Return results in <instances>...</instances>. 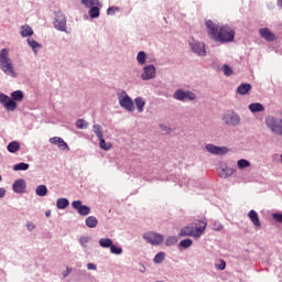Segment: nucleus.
Returning a JSON list of instances; mask_svg holds the SVG:
<instances>
[{
	"mask_svg": "<svg viewBox=\"0 0 282 282\" xmlns=\"http://www.w3.org/2000/svg\"><path fill=\"white\" fill-rule=\"evenodd\" d=\"M6 197V188L0 187V198Z\"/></svg>",
	"mask_w": 282,
	"mask_h": 282,
	"instance_id": "nucleus-52",
	"label": "nucleus"
},
{
	"mask_svg": "<svg viewBox=\"0 0 282 282\" xmlns=\"http://www.w3.org/2000/svg\"><path fill=\"white\" fill-rule=\"evenodd\" d=\"M119 105L127 109V111H135V105L133 104V99L128 95L119 98Z\"/></svg>",
	"mask_w": 282,
	"mask_h": 282,
	"instance_id": "nucleus-9",
	"label": "nucleus"
},
{
	"mask_svg": "<svg viewBox=\"0 0 282 282\" xmlns=\"http://www.w3.org/2000/svg\"><path fill=\"white\" fill-rule=\"evenodd\" d=\"M99 246L101 248H111V246H113V240H111L110 238H101L99 240Z\"/></svg>",
	"mask_w": 282,
	"mask_h": 282,
	"instance_id": "nucleus-29",
	"label": "nucleus"
},
{
	"mask_svg": "<svg viewBox=\"0 0 282 282\" xmlns=\"http://www.w3.org/2000/svg\"><path fill=\"white\" fill-rule=\"evenodd\" d=\"M137 61L139 65H144L147 63V53H144V51H140L138 53Z\"/></svg>",
	"mask_w": 282,
	"mask_h": 282,
	"instance_id": "nucleus-34",
	"label": "nucleus"
},
{
	"mask_svg": "<svg viewBox=\"0 0 282 282\" xmlns=\"http://www.w3.org/2000/svg\"><path fill=\"white\" fill-rule=\"evenodd\" d=\"M174 98L175 100H195L197 97L191 91L176 90L174 93Z\"/></svg>",
	"mask_w": 282,
	"mask_h": 282,
	"instance_id": "nucleus-10",
	"label": "nucleus"
},
{
	"mask_svg": "<svg viewBox=\"0 0 282 282\" xmlns=\"http://www.w3.org/2000/svg\"><path fill=\"white\" fill-rule=\"evenodd\" d=\"M111 254H120L122 252V248L116 247V245H111L110 247Z\"/></svg>",
	"mask_w": 282,
	"mask_h": 282,
	"instance_id": "nucleus-43",
	"label": "nucleus"
},
{
	"mask_svg": "<svg viewBox=\"0 0 282 282\" xmlns=\"http://www.w3.org/2000/svg\"><path fill=\"white\" fill-rule=\"evenodd\" d=\"M76 127L77 129H87V127H89V123L85 121V119H78L76 121Z\"/></svg>",
	"mask_w": 282,
	"mask_h": 282,
	"instance_id": "nucleus-40",
	"label": "nucleus"
},
{
	"mask_svg": "<svg viewBox=\"0 0 282 282\" xmlns=\"http://www.w3.org/2000/svg\"><path fill=\"white\" fill-rule=\"evenodd\" d=\"M223 122L228 127H238L241 124V117L235 110H227L223 116Z\"/></svg>",
	"mask_w": 282,
	"mask_h": 282,
	"instance_id": "nucleus-4",
	"label": "nucleus"
},
{
	"mask_svg": "<svg viewBox=\"0 0 282 282\" xmlns=\"http://www.w3.org/2000/svg\"><path fill=\"white\" fill-rule=\"evenodd\" d=\"M35 193L39 197H45V195H47V186L39 185L35 189Z\"/></svg>",
	"mask_w": 282,
	"mask_h": 282,
	"instance_id": "nucleus-30",
	"label": "nucleus"
},
{
	"mask_svg": "<svg viewBox=\"0 0 282 282\" xmlns=\"http://www.w3.org/2000/svg\"><path fill=\"white\" fill-rule=\"evenodd\" d=\"M100 8H102V4L90 7L88 12L90 19H98L100 17Z\"/></svg>",
	"mask_w": 282,
	"mask_h": 282,
	"instance_id": "nucleus-21",
	"label": "nucleus"
},
{
	"mask_svg": "<svg viewBox=\"0 0 282 282\" xmlns=\"http://www.w3.org/2000/svg\"><path fill=\"white\" fill-rule=\"evenodd\" d=\"M208 36L216 41L217 43H230V41H235V32L230 26L219 24H215L213 20H207L205 22Z\"/></svg>",
	"mask_w": 282,
	"mask_h": 282,
	"instance_id": "nucleus-1",
	"label": "nucleus"
},
{
	"mask_svg": "<svg viewBox=\"0 0 282 282\" xmlns=\"http://www.w3.org/2000/svg\"><path fill=\"white\" fill-rule=\"evenodd\" d=\"M87 270H96V264H94V263H88V264H87Z\"/></svg>",
	"mask_w": 282,
	"mask_h": 282,
	"instance_id": "nucleus-51",
	"label": "nucleus"
},
{
	"mask_svg": "<svg viewBox=\"0 0 282 282\" xmlns=\"http://www.w3.org/2000/svg\"><path fill=\"white\" fill-rule=\"evenodd\" d=\"M234 174H235V170H232L230 167L219 169L218 170L219 177H223L224 180L232 176Z\"/></svg>",
	"mask_w": 282,
	"mask_h": 282,
	"instance_id": "nucleus-20",
	"label": "nucleus"
},
{
	"mask_svg": "<svg viewBox=\"0 0 282 282\" xmlns=\"http://www.w3.org/2000/svg\"><path fill=\"white\" fill-rule=\"evenodd\" d=\"M280 162H281V164H282V154L280 155Z\"/></svg>",
	"mask_w": 282,
	"mask_h": 282,
	"instance_id": "nucleus-55",
	"label": "nucleus"
},
{
	"mask_svg": "<svg viewBox=\"0 0 282 282\" xmlns=\"http://www.w3.org/2000/svg\"><path fill=\"white\" fill-rule=\"evenodd\" d=\"M12 100H15L17 102H21L23 100V91L21 90H15L11 94Z\"/></svg>",
	"mask_w": 282,
	"mask_h": 282,
	"instance_id": "nucleus-31",
	"label": "nucleus"
},
{
	"mask_svg": "<svg viewBox=\"0 0 282 282\" xmlns=\"http://www.w3.org/2000/svg\"><path fill=\"white\" fill-rule=\"evenodd\" d=\"M223 70H224L225 76H232V68L230 66L225 64L223 67Z\"/></svg>",
	"mask_w": 282,
	"mask_h": 282,
	"instance_id": "nucleus-44",
	"label": "nucleus"
},
{
	"mask_svg": "<svg viewBox=\"0 0 282 282\" xmlns=\"http://www.w3.org/2000/svg\"><path fill=\"white\" fill-rule=\"evenodd\" d=\"M217 270H226V261L220 260V264L216 265Z\"/></svg>",
	"mask_w": 282,
	"mask_h": 282,
	"instance_id": "nucleus-49",
	"label": "nucleus"
},
{
	"mask_svg": "<svg viewBox=\"0 0 282 282\" xmlns=\"http://www.w3.org/2000/svg\"><path fill=\"white\" fill-rule=\"evenodd\" d=\"M67 272H72V269L68 268V269H67Z\"/></svg>",
	"mask_w": 282,
	"mask_h": 282,
	"instance_id": "nucleus-56",
	"label": "nucleus"
},
{
	"mask_svg": "<svg viewBox=\"0 0 282 282\" xmlns=\"http://www.w3.org/2000/svg\"><path fill=\"white\" fill-rule=\"evenodd\" d=\"M248 217H249L250 221H252L253 226H256L257 228H261V221L259 220V214H257L254 212V209H251L248 213Z\"/></svg>",
	"mask_w": 282,
	"mask_h": 282,
	"instance_id": "nucleus-18",
	"label": "nucleus"
},
{
	"mask_svg": "<svg viewBox=\"0 0 282 282\" xmlns=\"http://www.w3.org/2000/svg\"><path fill=\"white\" fill-rule=\"evenodd\" d=\"M32 34H34V31L30 25L25 24L21 26V36H23V39L32 36Z\"/></svg>",
	"mask_w": 282,
	"mask_h": 282,
	"instance_id": "nucleus-23",
	"label": "nucleus"
},
{
	"mask_svg": "<svg viewBox=\"0 0 282 282\" xmlns=\"http://www.w3.org/2000/svg\"><path fill=\"white\" fill-rule=\"evenodd\" d=\"M166 257V253H164V251H160L159 253L155 254L153 261L154 263H162V261H164Z\"/></svg>",
	"mask_w": 282,
	"mask_h": 282,
	"instance_id": "nucleus-38",
	"label": "nucleus"
},
{
	"mask_svg": "<svg viewBox=\"0 0 282 282\" xmlns=\"http://www.w3.org/2000/svg\"><path fill=\"white\" fill-rule=\"evenodd\" d=\"M0 102L3 105L7 111H14L17 109V102L14 99H10L8 95H0Z\"/></svg>",
	"mask_w": 282,
	"mask_h": 282,
	"instance_id": "nucleus-7",
	"label": "nucleus"
},
{
	"mask_svg": "<svg viewBox=\"0 0 282 282\" xmlns=\"http://www.w3.org/2000/svg\"><path fill=\"white\" fill-rule=\"evenodd\" d=\"M259 32H260V34H261V37H262V39H265V41H270V42L276 41V35H274V33H272V32L270 31V29H268V28L260 29Z\"/></svg>",
	"mask_w": 282,
	"mask_h": 282,
	"instance_id": "nucleus-16",
	"label": "nucleus"
},
{
	"mask_svg": "<svg viewBox=\"0 0 282 282\" xmlns=\"http://www.w3.org/2000/svg\"><path fill=\"white\" fill-rule=\"evenodd\" d=\"M51 144H55V147H58L62 151H65L66 149H69L67 145V142H65L61 137H53L50 139Z\"/></svg>",
	"mask_w": 282,
	"mask_h": 282,
	"instance_id": "nucleus-13",
	"label": "nucleus"
},
{
	"mask_svg": "<svg viewBox=\"0 0 282 282\" xmlns=\"http://www.w3.org/2000/svg\"><path fill=\"white\" fill-rule=\"evenodd\" d=\"M79 242L84 248H87V243H89V237H82Z\"/></svg>",
	"mask_w": 282,
	"mask_h": 282,
	"instance_id": "nucleus-45",
	"label": "nucleus"
},
{
	"mask_svg": "<svg viewBox=\"0 0 282 282\" xmlns=\"http://www.w3.org/2000/svg\"><path fill=\"white\" fill-rule=\"evenodd\" d=\"M85 224L87 228H96L98 226V218L96 216H89L86 218Z\"/></svg>",
	"mask_w": 282,
	"mask_h": 282,
	"instance_id": "nucleus-26",
	"label": "nucleus"
},
{
	"mask_svg": "<svg viewBox=\"0 0 282 282\" xmlns=\"http://www.w3.org/2000/svg\"><path fill=\"white\" fill-rule=\"evenodd\" d=\"M99 147L102 151H109V149H111V142L105 141V138L101 137V139H99Z\"/></svg>",
	"mask_w": 282,
	"mask_h": 282,
	"instance_id": "nucleus-32",
	"label": "nucleus"
},
{
	"mask_svg": "<svg viewBox=\"0 0 282 282\" xmlns=\"http://www.w3.org/2000/svg\"><path fill=\"white\" fill-rule=\"evenodd\" d=\"M249 110L251 111V113H259L261 111H265V107H263L259 102H254L249 105Z\"/></svg>",
	"mask_w": 282,
	"mask_h": 282,
	"instance_id": "nucleus-22",
	"label": "nucleus"
},
{
	"mask_svg": "<svg viewBox=\"0 0 282 282\" xmlns=\"http://www.w3.org/2000/svg\"><path fill=\"white\" fill-rule=\"evenodd\" d=\"M205 149L213 155H226L230 151L227 147H217L215 144H207Z\"/></svg>",
	"mask_w": 282,
	"mask_h": 282,
	"instance_id": "nucleus-8",
	"label": "nucleus"
},
{
	"mask_svg": "<svg viewBox=\"0 0 282 282\" xmlns=\"http://www.w3.org/2000/svg\"><path fill=\"white\" fill-rule=\"evenodd\" d=\"M142 80H151V78H155V66L148 65L143 68V74H141Z\"/></svg>",
	"mask_w": 282,
	"mask_h": 282,
	"instance_id": "nucleus-11",
	"label": "nucleus"
},
{
	"mask_svg": "<svg viewBox=\"0 0 282 282\" xmlns=\"http://www.w3.org/2000/svg\"><path fill=\"white\" fill-rule=\"evenodd\" d=\"M237 166L240 170L248 169V166H250V161H248L246 159L238 160Z\"/></svg>",
	"mask_w": 282,
	"mask_h": 282,
	"instance_id": "nucleus-36",
	"label": "nucleus"
},
{
	"mask_svg": "<svg viewBox=\"0 0 282 282\" xmlns=\"http://www.w3.org/2000/svg\"><path fill=\"white\" fill-rule=\"evenodd\" d=\"M0 69L3 70L7 76H11V78H17L19 76L17 70H14V64L10 58V51L8 48H2L0 51Z\"/></svg>",
	"mask_w": 282,
	"mask_h": 282,
	"instance_id": "nucleus-2",
	"label": "nucleus"
},
{
	"mask_svg": "<svg viewBox=\"0 0 282 282\" xmlns=\"http://www.w3.org/2000/svg\"><path fill=\"white\" fill-rule=\"evenodd\" d=\"M28 169H30V164L23 162L13 166V171H28Z\"/></svg>",
	"mask_w": 282,
	"mask_h": 282,
	"instance_id": "nucleus-37",
	"label": "nucleus"
},
{
	"mask_svg": "<svg viewBox=\"0 0 282 282\" xmlns=\"http://www.w3.org/2000/svg\"><path fill=\"white\" fill-rule=\"evenodd\" d=\"M19 149H21V144H19L18 141H12L7 147V151H9V153H17Z\"/></svg>",
	"mask_w": 282,
	"mask_h": 282,
	"instance_id": "nucleus-27",
	"label": "nucleus"
},
{
	"mask_svg": "<svg viewBox=\"0 0 282 282\" xmlns=\"http://www.w3.org/2000/svg\"><path fill=\"white\" fill-rule=\"evenodd\" d=\"M250 89H252V86L250 84H241L240 86H238L237 91L240 96H246V94H248Z\"/></svg>",
	"mask_w": 282,
	"mask_h": 282,
	"instance_id": "nucleus-24",
	"label": "nucleus"
},
{
	"mask_svg": "<svg viewBox=\"0 0 282 282\" xmlns=\"http://www.w3.org/2000/svg\"><path fill=\"white\" fill-rule=\"evenodd\" d=\"M143 239H145L148 243H151V246H160V243L164 241V236L158 232L149 231L143 235Z\"/></svg>",
	"mask_w": 282,
	"mask_h": 282,
	"instance_id": "nucleus-5",
	"label": "nucleus"
},
{
	"mask_svg": "<svg viewBox=\"0 0 282 282\" xmlns=\"http://www.w3.org/2000/svg\"><path fill=\"white\" fill-rule=\"evenodd\" d=\"M26 227H28V230H34V228H36V226H34V223H28Z\"/></svg>",
	"mask_w": 282,
	"mask_h": 282,
	"instance_id": "nucleus-50",
	"label": "nucleus"
},
{
	"mask_svg": "<svg viewBox=\"0 0 282 282\" xmlns=\"http://www.w3.org/2000/svg\"><path fill=\"white\" fill-rule=\"evenodd\" d=\"M162 131H166L167 133H171V128H169V127H162Z\"/></svg>",
	"mask_w": 282,
	"mask_h": 282,
	"instance_id": "nucleus-53",
	"label": "nucleus"
},
{
	"mask_svg": "<svg viewBox=\"0 0 282 282\" xmlns=\"http://www.w3.org/2000/svg\"><path fill=\"white\" fill-rule=\"evenodd\" d=\"M272 217L278 224H282V214H273Z\"/></svg>",
	"mask_w": 282,
	"mask_h": 282,
	"instance_id": "nucleus-47",
	"label": "nucleus"
},
{
	"mask_svg": "<svg viewBox=\"0 0 282 282\" xmlns=\"http://www.w3.org/2000/svg\"><path fill=\"white\" fill-rule=\"evenodd\" d=\"M14 193H24L25 192V181L18 180L13 183Z\"/></svg>",
	"mask_w": 282,
	"mask_h": 282,
	"instance_id": "nucleus-19",
	"label": "nucleus"
},
{
	"mask_svg": "<svg viewBox=\"0 0 282 282\" xmlns=\"http://www.w3.org/2000/svg\"><path fill=\"white\" fill-rule=\"evenodd\" d=\"M82 3L86 8H91L93 6H100V1L99 0H82Z\"/></svg>",
	"mask_w": 282,
	"mask_h": 282,
	"instance_id": "nucleus-35",
	"label": "nucleus"
},
{
	"mask_svg": "<svg viewBox=\"0 0 282 282\" xmlns=\"http://www.w3.org/2000/svg\"><path fill=\"white\" fill-rule=\"evenodd\" d=\"M67 206H69V200L67 198H59L56 202V207L59 210H65V208H67Z\"/></svg>",
	"mask_w": 282,
	"mask_h": 282,
	"instance_id": "nucleus-28",
	"label": "nucleus"
},
{
	"mask_svg": "<svg viewBox=\"0 0 282 282\" xmlns=\"http://www.w3.org/2000/svg\"><path fill=\"white\" fill-rule=\"evenodd\" d=\"M177 241H178L177 236H170L165 240V246H167V247L175 246V243H177Z\"/></svg>",
	"mask_w": 282,
	"mask_h": 282,
	"instance_id": "nucleus-39",
	"label": "nucleus"
},
{
	"mask_svg": "<svg viewBox=\"0 0 282 282\" xmlns=\"http://www.w3.org/2000/svg\"><path fill=\"white\" fill-rule=\"evenodd\" d=\"M56 30H59V32H65L66 28H67V19L65 18V15H59L55 23H54Z\"/></svg>",
	"mask_w": 282,
	"mask_h": 282,
	"instance_id": "nucleus-14",
	"label": "nucleus"
},
{
	"mask_svg": "<svg viewBox=\"0 0 282 282\" xmlns=\"http://www.w3.org/2000/svg\"><path fill=\"white\" fill-rule=\"evenodd\" d=\"M0 182H1V175H0Z\"/></svg>",
	"mask_w": 282,
	"mask_h": 282,
	"instance_id": "nucleus-57",
	"label": "nucleus"
},
{
	"mask_svg": "<svg viewBox=\"0 0 282 282\" xmlns=\"http://www.w3.org/2000/svg\"><path fill=\"white\" fill-rule=\"evenodd\" d=\"M180 237H194L195 238V226L183 227L181 229Z\"/></svg>",
	"mask_w": 282,
	"mask_h": 282,
	"instance_id": "nucleus-17",
	"label": "nucleus"
},
{
	"mask_svg": "<svg viewBox=\"0 0 282 282\" xmlns=\"http://www.w3.org/2000/svg\"><path fill=\"white\" fill-rule=\"evenodd\" d=\"M181 248H191L193 246V240L184 239L180 242Z\"/></svg>",
	"mask_w": 282,
	"mask_h": 282,
	"instance_id": "nucleus-42",
	"label": "nucleus"
},
{
	"mask_svg": "<svg viewBox=\"0 0 282 282\" xmlns=\"http://www.w3.org/2000/svg\"><path fill=\"white\" fill-rule=\"evenodd\" d=\"M134 104L138 109V112L142 113V111H144V105H147V101H144V99L142 97H137L134 99Z\"/></svg>",
	"mask_w": 282,
	"mask_h": 282,
	"instance_id": "nucleus-25",
	"label": "nucleus"
},
{
	"mask_svg": "<svg viewBox=\"0 0 282 282\" xmlns=\"http://www.w3.org/2000/svg\"><path fill=\"white\" fill-rule=\"evenodd\" d=\"M192 50L195 52V54H198V56H206V46L202 42L192 44Z\"/></svg>",
	"mask_w": 282,
	"mask_h": 282,
	"instance_id": "nucleus-15",
	"label": "nucleus"
},
{
	"mask_svg": "<svg viewBox=\"0 0 282 282\" xmlns=\"http://www.w3.org/2000/svg\"><path fill=\"white\" fill-rule=\"evenodd\" d=\"M265 124L272 133L275 135H282V118H276L274 116H269L265 118Z\"/></svg>",
	"mask_w": 282,
	"mask_h": 282,
	"instance_id": "nucleus-3",
	"label": "nucleus"
},
{
	"mask_svg": "<svg viewBox=\"0 0 282 282\" xmlns=\"http://www.w3.org/2000/svg\"><path fill=\"white\" fill-rule=\"evenodd\" d=\"M93 131H94V133L97 135L98 140H100L101 138H104V135H102V126H100V124H94V126H93Z\"/></svg>",
	"mask_w": 282,
	"mask_h": 282,
	"instance_id": "nucleus-33",
	"label": "nucleus"
},
{
	"mask_svg": "<svg viewBox=\"0 0 282 282\" xmlns=\"http://www.w3.org/2000/svg\"><path fill=\"white\" fill-rule=\"evenodd\" d=\"M116 11H118V8L116 7H109L107 9V14L111 15V14H116Z\"/></svg>",
	"mask_w": 282,
	"mask_h": 282,
	"instance_id": "nucleus-48",
	"label": "nucleus"
},
{
	"mask_svg": "<svg viewBox=\"0 0 282 282\" xmlns=\"http://www.w3.org/2000/svg\"><path fill=\"white\" fill-rule=\"evenodd\" d=\"M45 215H46V217H50L51 213H50V212H46Z\"/></svg>",
	"mask_w": 282,
	"mask_h": 282,
	"instance_id": "nucleus-54",
	"label": "nucleus"
},
{
	"mask_svg": "<svg viewBox=\"0 0 282 282\" xmlns=\"http://www.w3.org/2000/svg\"><path fill=\"white\" fill-rule=\"evenodd\" d=\"M213 229L216 231L224 230V225L219 223H215Z\"/></svg>",
	"mask_w": 282,
	"mask_h": 282,
	"instance_id": "nucleus-46",
	"label": "nucleus"
},
{
	"mask_svg": "<svg viewBox=\"0 0 282 282\" xmlns=\"http://www.w3.org/2000/svg\"><path fill=\"white\" fill-rule=\"evenodd\" d=\"M72 206L75 210H77L78 215H82V217H87V215L91 213V208L89 206L83 205V202L80 200H74Z\"/></svg>",
	"mask_w": 282,
	"mask_h": 282,
	"instance_id": "nucleus-6",
	"label": "nucleus"
},
{
	"mask_svg": "<svg viewBox=\"0 0 282 282\" xmlns=\"http://www.w3.org/2000/svg\"><path fill=\"white\" fill-rule=\"evenodd\" d=\"M28 44L32 47L33 52H36V47H41V44L35 40H28Z\"/></svg>",
	"mask_w": 282,
	"mask_h": 282,
	"instance_id": "nucleus-41",
	"label": "nucleus"
},
{
	"mask_svg": "<svg viewBox=\"0 0 282 282\" xmlns=\"http://www.w3.org/2000/svg\"><path fill=\"white\" fill-rule=\"evenodd\" d=\"M194 229H195V239H199L202 235H204V231L206 230V221L204 220H197L194 224Z\"/></svg>",
	"mask_w": 282,
	"mask_h": 282,
	"instance_id": "nucleus-12",
	"label": "nucleus"
}]
</instances>
